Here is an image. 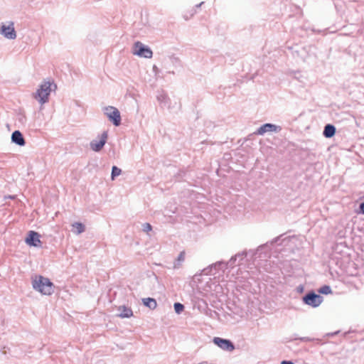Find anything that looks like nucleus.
<instances>
[{"mask_svg": "<svg viewBox=\"0 0 364 364\" xmlns=\"http://www.w3.org/2000/svg\"><path fill=\"white\" fill-rule=\"evenodd\" d=\"M33 288L45 295H50L53 292V283L46 277L36 276L32 281Z\"/></svg>", "mask_w": 364, "mask_h": 364, "instance_id": "f257e3e1", "label": "nucleus"}, {"mask_svg": "<svg viewBox=\"0 0 364 364\" xmlns=\"http://www.w3.org/2000/svg\"><path fill=\"white\" fill-rule=\"evenodd\" d=\"M53 84L50 81L43 82L36 92L33 94V97L42 105L48 101V97L52 90Z\"/></svg>", "mask_w": 364, "mask_h": 364, "instance_id": "f03ea898", "label": "nucleus"}, {"mask_svg": "<svg viewBox=\"0 0 364 364\" xmlns=\"http://www.w3.org/2000/svg\"><path fill=\"white\" fill-rule=\"evenodd\" d=\"M245 255H246V254L245 252H242V254H237V255L232 257L228 263H224L223 262H216V263L213 264V265H211L210 267H209L208 268L204 269L203 274H215V272L212 273V271L213 269L216 270L217 269L226 268L228 265H232L235 262V261L237 259V257H241L242 258H243Z\"/></svg>", "mask_w": 364, "mask_h": 364, "instance_id": "7ed1b4c3", "label": "nucleus"}, {"mask_svg": "<svg viewBox=\"0 0 364 364\" xmlns=\"http://www.w3.org/2000/svg\"><path fill=\"white\" fill-rule=\"evenodd\" d=\"M132 53L134 55L146 58H151L153 55L151 50L139 41L134 44Z\"/></svg>", "mask_w": 364, "mask_h": 364, "instance_id": "20e7f679", "label": "nucleus"}, {"mask_svg": "<svg viewBox=\"0 0 364 364\" xmlns=\"http://www.w3.org/2000/svg\"><path fill=\"white\" fill-rule=\"evenodd\" d=\"M105 114L113 122L115 126H119L121 123V116L119 111L114 107H107L104 109Z\"/></svg>", "mask_w": 364, "mask_h": 364, "instance_id": "39448f33", "label": "nucleus"}, {"mask_svg": "<svg viewBox=\"0 0 364 364\" xmlns=\"http://www.w3.org/2000/svg\"><path fill=\"white\" fill-rule=\"evenodd\" d=\"M304 302L312 307L318 306L323 301V297L314 292H310L303 297Z\"/></svg>", "mask_w": 364, "mask_h": 364, "instance_id": "423d86ee", "label": "nucleus"}, {"mask_svg": "<svg viewBox=\"0 0 364 364\" xmlns=\"http://www.w3.org/2000/svg\"><path fill=\"white\" fill-rule=\"evenodd\" d=\"M0 33L8 39H15L16 38V33L14 29V23L9 22V25H1L0 28Z\"/></svg>", "mask_w": 364, "mask_h": 364, "instance_id": "0eeeda50", "label": "nucleus"}, {"mask_svg": "<svg viewBox=\"0 0 364 364\" xmlns=\"http://www.w3.org/2000/svg\"><path fill=\"white\" fill-rule=\"evenodd\" d=\"M213 341L216 346L224 350L231 352L235 349L233 343L230 340L215 337Z\"/></svg>", "mask_w": 364, "mask_h": 364, "instance_id": "6e6552de", "label": "nucleus"}, {"mask_svg": "<svg viewBox=\"0 0 364 364\" xmlns=\"http://www.w3.org/2000/svg\"><path fill=\"white\" fill-rule=\"evenodd\" d=\"M107 139V132H104L101 135L100 141L92 140L90 142V148L95 151H97V152L100 151L103 148L105 144H106Z\"/></svg>", "mask_w": 364, "mask_h": 364, "instance_id": "1a4fd4ad", "label": "nucleus"}, {"mask_svg": "<svg viewBox=\"0 0 364 364\" xmlns=\"http://www.w3.org/2000/svg\"><path fill=\"white\" fill-rule=\"evenodd\" d=\"M26 242L31 246L40 247L41 245L40 235L36 232L30 231L26 239Z\"/></svg>", "mask_w": 364, "mask_h": 364, "instance_id": "9d476101", "label": "nucleus"}, {"mask_svg": "<svg viewBox=\"0 0 364 364\" xmlns=\"http://www.w3.org/2000/svg\"><path fill=\"white\" fill-rule=\"evenodd\" d=\"M279 127L275 124L267 123L261 126L255 132L256 134L263 135L267 132H277L279 130Z\"/></svg>", "mask_w": 364, "mask_h": 364, "instance_id": "9b49d317", "label": "nucleus"}, {"mask_svg": "<svg viewBox=\"0 0 364 364\" xmlns=\"http://www.w3.org/2000/svg\"><path fill=\"white\" fill-rule=\"evenodd\" d=\"M157 100L159 104L163 106L167 107L168 109H171L173 108L172 103L171 99L168 97V95L165 93H161L157 96Z\"/></svg>", "mask_w": 364, "mask_h": 364, "instance_id": "f8f14e48", "label": "nucleus"}, {"mask_svg": "<svg viewBox=\"0 0 364 364\" xmlns=\"http://www.w3.org/2000/svg\"><path fill=\"white\" fill-rule=\"evenodd\" d=\"M11 141L18 146H23L25 144L24 138L21 132L16 130L11 134Z\"/></svg>", "mask_w": 364, "mask_h": 364, "instance_id": "ddd939ff", "label": "nucleus"}, {"mask_svg": "<svg viewBox=\"0 0 364 364\" xmlns=\"http://www.w3.org/2000/svg\"><path fill=\"white\" fill-rule=\"evenodd\" d=\"M119 313L117 316L121 318H129L132 316V311L130 308H127L124 306H120L117 308Z\"/></svg>", "mask_w": 364, "mask_h": 364, "instance_id": "4468645a", "label": "nucleus"}, {"mask_svg": "<svg viewBox=\"0 0 364 364\" xmlns=\"http://www.w3.org/2000/svg\"><path fill=\"white\" fill-rule=\"evenodd\" d=\"M336 133V128L332 124H326L324 127L323 134L326 138H331L334 136Z\"/></svg>", "mask_w": 364, "mask_h": 364, "instance_id": "2eb2a0df", "label": "nucleus"}, {"mask_svg": "<svg viewBox=\"0 0 364 364\" xmlns=\"http://www.w3.org/2000/svg\"><path fill=\"white\" fill-rule=\"evenodd\" d=\"M72 227L73 228V231L77 235H80V234L82 233L83 232H85V225L82 223H79V222L73 223Z\"/></svg>", "mask_w": 364, "mask_h": 364, "instance_id": "dca6fc26", "label": "nucleus"}, {"mask_svg": "<svg viewBox=\"0 0 364 364\" xmlns=\"http://www.w3.org/2000/svg\"><path fill=\"white\" fill-rule=\"evenodd\" d=\"M144 306L149 307L150 309H155L157 306L156 301L152 298H145L142 299Z\"/></svg>", "mask_w": 364, "mask_h": 364, "instance_id": "f3484780", "label": "nucleus"}, {"mask_svg": "<svg viewBox=\"0 0 364 364\" xmlns=\"http://www.w3.org/2000/svg\"><path fill=\"white\" fill-rule=\"evenodd\" d=\"M184 259H185V252H181L178 255L177 259L174 262L173 268L174 269L179 268L181 267V263L184 261Z\"/></svg>", "mask_w": 364, "mask_h": 364, "instance_id": "a211bd4d", "label": "nucleus"}, {"mask_svg": "<svg viewBox=\"0 0 364 364\" xmlns=\"http://www.w3.org/2000/svg\"><path fill=\"white\" fill-rule=\"evenodd\" d=\"M122 173V170L114 166H112V173H111V178L112 181H114L115 179V177L119 176Z\"/></svg>", "mask_w": 364, "mask_h": 364, "instance_id": "6ab92c4d", "label": "nucleus"}, {"mask_svg": "<svg viewBox=\"0 0 364 364\" xmlns=\"http://www.w3.org/2000/svg\"><path fill=\"white\" fill-rule=\"evenodd\" d=\"M184 309V306L181 303H175L174 304V310L176 314H181Z\"/></svg>", "mask_w": 364, "mask_h": 364, "instance_id": "aec40b11", "label": "nucleus"}, {"mask_svg": "<svg viewBox=\"0 0 364 364\" xmlns=\"http://www.w3.org/2000/svg\"><path fill=\"white\" fill-rule=\"evenodd\" d=\"M319 292L321 294H328L331 292V289L329 286H323L320 289Z\"/></svg>", "mask_w": 364, "mask_h": 364, "instance_id": "412c9836", "label": "nucleus"}, {"mask_svg": "<svg viewBox=\"0 0 364 364\" xmlns=\"http://www.w3.org/2000/svg\"><path fill=\"white\" fill-rule=\"evenodd\" d=\"M142 227L143 231L146 232H148L152 230V227L149 223H144L143 224Z\"/></svg>", "mask_w": 364, "mask_h": 364, "instance_id": "4be33fe9", "label": "nucleus"}, {"mask_svg": "<svg viewBox=\"0 0 364 364\" xmlns=\"http://www.w3.org/2000/svg\"><path fill=\"white\" fill-rule=\"evenodd\" d=\"M159 68H157V66H156V65H154L153 66V72L155 73V75H158V73H159Z\"/></svg>", "mask_w": 364, "mask_h": 364, "instance_id": "5701e85b", "label": "nucleus"}, {"mask_svg": "<svg viewBox=\"0 0 364 364\" xmlns=\"http://www.w3.org/2000/svg\"><path fill=\"white\" fill-rule=\"evenodd\" d=\"M360 210L364 214V202L360 204Z\"/></svg>", "mask_w": 364, "mask_h": 364, "instance_id": "b1692460", "label": "nucleus"}, {"mask_svg": "<svg viewBox=\"0 0 364 364\" xmlns=\"http://www.w3.org/2000/svg\"><path fill=\"white\" fill-rule=\"evenodd\" d=\"M281 364H294V363L292 362H291V361H286V360H284V361H282L281 363Z\"/></svg>", "mask_w": 364, "mask_h": 364, "instance_id": "393cba45", "label": "nucleus"}, {"mask_svg": "<svg viewBox=\"0 0 364 364\" xmlns=\"http://www.w3.org/2000/svg\"><path fill=\"white\" fill-rule=\"evenodd\" d=\"M203 4V2H201L200 4L196 5V7H198V8L200 7Z\"/></svg>", "mask_w": 364, "mask_h": 364, "instance_id": "a878e982", "label": "nucleus"}, {"mask_svg": "<svg viewBox=\"0 0 364 364\" xmlns=\"http://www.w3.org/2000/svg\"><path fill=\"white\" fill-rule=\"evenodd\" d=\"M278 240H279V238H276V239L273 241V242H276Z\"/></svg>", "mask_w": 364, "mask_h": 364, "instance_id": "bb28decb", "label": "nucleus"}]
</instances>
